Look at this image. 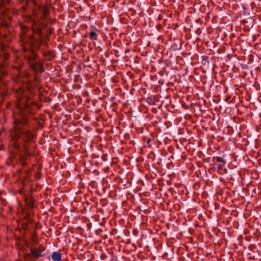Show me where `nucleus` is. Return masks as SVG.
<instances>
[{
  "label": "nucleus",
  "instance_id": "1",
  "mask_svg": "<svg viewBox=\"0 0 261 261\" xmlns=\"http://www.w3.org/2000/svg\"><path fill=\"white\" fill-rule=\"evenodd\" d=\"M14 90L17 100V111L13 114V130L11 132V135L14 140L21 139L23 141H31L33 135L26 129L25 126L28 122V115L32 113L33 107L36 103L24 94L21 88Z\"/></svg>",
  "mask_w": 261,
  "mask_h": 261
},
{
  "label": "nucleus",
  "instance_id": "2",
  "mask_svg": "<svg viewBox=\"0 0 261 261\" xmlns=\"http://www.w3.org/2000/svg\"><path fill=\"white\" fill-rule=\"evenodd\" d=\"M32 32L34 35H37L38 38H36V42L34 44V46L37 49H39L42 44L43 40L47 41L49 40L50 35L53 32L51 28L47 29L46 30V34H44V30L45 28V24L44 23H35L32 26Z\"/></svg>",
  "mask_w": 261,
  "mask_h": 261
},
{
  "label": "nucleus",
  "instance_id": "3",
  "mask_svg": "<svg viewBox=\"0 0 261 261\" xmlns=\"http://www.w3.org/2000/svg\"><path fill=\"white\" fill-rule=\"evenodd\" d=\"M11 3L12 0H0V36L5 38L7 37V35L6 32L3 34V32L7 30L8 32H10L11 28L10 23L6 20H4L3 17H6L7 7Z\"/></svg>",
  "mask_w": 261,
  "mask_h": 261
},
{
  "label": "nucleus",
  "instance_id": "4",
  "mask_svg": "<svg viewBox=\"0 0 261 261\" xmlns=\"http://www.w3.org/2000/svg\"><path fill=\"white\" fill-rule=\"evenodd\" d=\"M19 28L20 30L19 41L21 43V46L27 45L30 48L31 45H34L35 42H36V35H34V34L33 35H27L30 29L23 24H20Z\"/></svg>",
  "mask_w": 261,
  "mask_h": 261
},
{
  "label": "nucleus",
  "instance_id": "5",
  "mask_svg": "<svg viewBox=\"0 0 261 261\" xmlns=\"http://www.w3.org/2000/svg\"><path fill=\"white\" fill-rule=\"evenodd\" d=\"M21 50L24 53L23 57L27 60V62L30 65L34 62L38 58V55L36 53V50H38L33 45H31L29 48L28 45H22Z\"/></svg>",
  "mask_w": 261,
  "mask_h": 261
},
{
  "label": "nucleus",
  "instance_id": "6",
  "mask_svg": "<svg viewBox=\"0 0 261 261\" xmlns=\"http://www.w3.org/2000/svg\"><path fill=\"white\" fill-rule=\"evenodd\" d=\"M45 247L43 245L40 244L37 248H31L30 249V253L33 258H38L43 255L42 253L45 251Z\"/></svg>",
  "mask_w": 261,
  "mask_h": 261
},
{
  "label": "nucleus",
  "instance_id": "7",
  "mask_svg": "<svg viewBox=\"0 0 261 261\" xmlns=\"http://www.w3.org/2000/svg\"><path fill=\"white\" fill-rule=\"evenodd\" d=\"M8 47L0 41V58L6 61L9 59L10 54L7 52Z\"/></svg>",
  "mask_w": 261,
  "mask_h": 261
},
{
  "label": "nucleus",
  "instance_id": "8",
  "mask_svg": "<svg viewBox=\"0 0 261 261\" xmlns=\"http://www.w3.org/2000/svg\"><path fill=\"white\" fill-rule=\"evenodd\" d=\"M30 67L36 72L42 73L44 71L43 64L40 62L37 61L36 60L34 62L31 63L30 65Z\"/></svg>",
  "mask_w": 261,
  "mask_h": 261
},
{
  "label": "nucleus",
  "instance_id": "9",
  "mask_svg": "<svg viewBox=\"0 0 261 261\" xmlns=\"http://www.w3.org/2000/svg\"><path fill=\"white\" fill-rule=\"evenodd\" d=\"M38 11L41 15V17L43 20L47 18L48 16L49 15V11L46 6H39Z\"/></svg>",
  "mask_w": 261,
  "mask_h": 261
},
{
  "label": "nucleus",
  "instance_id": "10",
  "mask_svg": "<svg viewBox=\"0 0 261 261\" xmlns=\"http://www.w3.org/2000/svg\"><path fill=\"white\" fill-rule=\"evenodd\" d=\"M42 55L44 60L46 61H51L54 60L55 57V53L53 50H47L42 53Z\"/></svg>",
  "mask_w": 261,
  "mask_h": 261
},
{
  "label": "nucleus",
  "instance_id": "11",
  "mask_svg": "<svg viewBox=\"0 0 261 261\" xmlns=\"http://www.w3.org/2000/svg\"><path fill=\"white\" fill-rule=\"evenodd\" d=\"M8 92L6 88V85L0 77V95L3 97V98L7 96Z\"/></svg>",
  "mask_w": 261,
  "mask_h": 261
},
{
  "label": "nucleus",
  "instance_id": "12",
  "mask_svg": "<svg viewBox=\"0 0 261 261\" xmlns=\"http://www.w3.org/2000/svg\"><path fill=\"white\" fill-rule=\"evenodd\" d=\"M134 119L133 120V122L132 123V128H135L137 129V128L139 129L140 131H142V127H139L140 125V123L139 120L137 119V118L136 116L134 117Z\"/></svg>",
  "mask_w": 261,
  "mask_h": 261
},
{
  "label": "nucleus",
  "instance_id": "13",
  "mask_svg": "<svg viewBox=\"0 0 261 261\" xmlns=\"http://www.w3.org/2000/svg\"><path fill=\"white\" fill-rule=\"evenodd\" d=\"M51 256L54 261H61L62 260V255L59 252H53Z\"/></svg>",
  "mask_w": 261,
  "mask_h": 261
},
{
  "label": "nucleus",
  "instance_id": "14",
  "mask_svg": "<svg viewBox=\"0 0 261 261\" xmlns=\"http://www.w3.org/2000/svg\"><path fill=\"white\" fill-rule=\"evenodd\" d=\"M89 39L91 40H97V34L94 31H91L89 33Z\"/></svg>",
  "mask_w": 261,
  "mask_h": 261
},
{
  "label": "nucleus",
  "instance_id": "15",
  "mask_svg": "<svg viewBox=\"0 0 261 261\" xmlns=\"http://www.w3.org/2000/svg\"><path fill=\"white\" fill-rule=\"evenodd\" d=\"M5 67V64L3 63H0V72L3 75H6L7 74V73L4 70Z\"/></svg>",
  "mask_w": 261,
  "mask_h": 261
},
{
  "label": "nucleus",
  "instance_id": "16",
  "mask_svg": "<svg viewBox=\"0 0 261 261\" xmlns=\"http://www.w3.org/2000/svg\"><path fill=\"white\" fill-rule=\"evenodd\" d=\"M130 241V240L129 239H126V241L125 242L126 244V245L124 247V251L128 252V253H129V251L128 244L129 243Z\"/></svg>",
  "mask_w": 261,
  "mask_h": 261
},
{
  "label": "nucleus",
  "instance_id": "17",
  "mask_svg": "<svg viewBox=\"0 0 261 261\" xmlns=\"http://www.w3.org/2000/svg\"><path fill=\"white\" fill-rule=\"evenodd\" d=\"M216 159L217 162H223L224 165L226 164V161L224 160V159L222 157L218 156L216 157Z\"/></svg>",
  "mask_w": 261,
  "mask_h": 261
},
{
  "label": "nucleus",
  "instance_id": "18",
  "mask_svg": "<svg viewBox=\"0 0 261 261\" xmlns=\"http://www.w3.org/2000/svg\"><path fill=\"white\" fill-rule=\"evenodd\" d=\"M101 159L103 161H107L108 160V155L107 154H103L101 156Z\"/></svg>",
  "mask_w": 261,
  "mask_h": 261
},
{
  "label": "nucleus",
  "instance_id": "19",
  "mask_svg": "<svg viewBox=\"0 0 261 261\" xmlns=\"http://www.w3.org/2000/svg\"><path fill=\"white\" fill-rule=\"evenodd\" d=\"M139 234V230L137 229H135L134 230H133V234L135 236V237H137Z\"/></svg>",
  "mask_w": 261,
  "mask_h": 261
},
{
  "label": "nucleus",
  "instance_id": "20",
  "mask_svg": "<svg viewBox=\"0 0 261 261\" xmlns=\"http://www.w3.org/2000/svg\"><path fill=\"white\" fill-rule=\"evenodd\" d=\"M33 228L35 229V231L38 228V224L36 223H35L34 224Z\"/></svg>",
  "mask_w": 261,
  "mask_h": 261
},
{
  "label": "nucleus",
  "instance_id": "21",
  "mask_svg": "<svg viewBox=\"0 0 261 261\" xmlns=\"http://www.w3.org/2000/svg\"><path fill=\"white\" fill-rule=\"evenodd\" d=\"M12 67L15 68L17 71H19L20 70V68H21V67L20 66H12Z\"/></svg>",
  "mask_w": 261,
  "mask_h": 261
},
{
  "label": "nucleus",
  "instance_id": "22",
  "mask_svg": "<svg viewBox=\"0 0 261 261\" xmlns=\"http://www.w3.org/2000/svg\"><path fill=\"white\" fill-rule=\"evenodd\" d=\"M223 165H219L217 167V169L218 170H221L223 169Z\"/></svg>",
  "mask_w": 261,
  "mask_h": 261
},
{
  "label": "nucleus",
  "instance_id": "23",
  "mask_svg": "<svg viewBox=\"0 0 261 261\" xmlns=\"http://www.w3.org/2000/svg\"><path fill=\"white\" fill-rule=\"evenodd\" d=\"M28 204L30 207H33L34 205V203L33 201H30Z\"/></svg>",
  "mask_w": 261,
  "mask_h": 261
},
{
  "label": "nucleus",
  "instance_id": "24",
  "mask_svg": "<svg viewBox=\"0 0 261 261\" xmlns=\"http://www.w3.org/2000/svg\"><path fill=\"white\" fill-rule=\"evenodd\" d=\"M133 247H134V248L135 249H136L137 248V246L135 244H133V245L132 246V251L133 250Z\"/></svg>",
  "mask_w": 261,
  "mask_h": 261
},
{
  "label": "nucleus",
  "instance_id": "25",
  "mask_svg": "<svg viewBox=\"0 0 261 261\" xmlns=\"http://www.w3.org/2000/svg\"><path fill=\"white\" fill-rule=\"evenodd\" d=\"M32 235H33L34 237H36V236H37V234H36V232H35V231H34V232H33Z\"/></svg>",
  "mask_w": 261,
  "mask_h": 261
},
{
  "label": "nucleus",
  "instance_id": "26",
  "mask_svg": "<svg viewBox=\"0 0 261 261\" xmlns=\"http://www.w3.org/2000/svg\"><path fill=\"white\" fill-rule=\"evenodd\" d=\"M151 141V139H149L147 141V143L148 144L149 142H150Z\"/></svg>",
  "mask_w": 261,
  "mask_h": 261
},
{
  "label": "nucleus",
  "instance_id": "27",
  "mask_svg": "<svg viewBox=\"0 0 261 261\" xmlns=\"http://www.w3.org/2000/svg\"><path fill=\"white\" fill-rule=\"evenodd\" d=\"M131 143H132V144H135V142H134L133 141H132Z\"/></svg>",
  "mask_w": 261,
  "mask_h": 261
},
{
  "label": "nucleus",
  "instance_id": "28",
  "mask_svg": "<svg viewBox=\"0 0 261 261\" xmlns=\"http://www.w3.org/2000/svg\"><path fill=\"white\" fill-rule=\"evenodd\" d=\"M129 51V50L128 49H126L125 51V53H128Z\"/></svg>",
  "mask_w": 261,
  "mask_h": 261
},
{
  "label": "nucleus",
  "instance_id": "29",
  "mask_svg": "<svg viewBox=\"0 0 261 261\" xmlns=\"http://www.w3.org/2000/svg\"><path fill=\"white\" fill-rule=\"evenodd\" d=\"M8 19H9V21H10V20H11V18H10V17H8Z\"/></svg>",
  "mask_w": 261,
  "mask_h": 261
},
{
  "label": "nucleus",
  "instance_id": "30",
  "mask_svg": "<svg viewBox=\"0 0 261 261\" xmlns=\"http://www.w3.org/2000/svg\"><path fill=\"white\" fill-rule=\"evenodd\" d=\"M134 90V89H131V91H132V94H133V91Z\"/></svg>",
  "mask_w": 261,
  "mask_h": 261
},
{
  "label": "nucleus",
  "instance_id": "31",
  "mask_svg": "<svg viewBox=\"0 0 261 261\" xmlns=\"http://www.w3.org/2000/svg\"><path fill=\"white\" fill-rule=\"evenodd\" d=\"M44 44L46 46L47 45V43L45 42Z\"/></svg>",
  "mask_w": 261,
  "mask_h": 261
},
{
  "label": "nucleus",
  "instance_id": "32",
  "mask_svg": "<svg viewBox=\"0 0 261 261\" xmlns=\"http://www.w3.org/2000/svg\"><path fill=\"white\" fill-rule=\"evenodd\" d=\"M131 11H132V12L133 11V9H131ZM132 15H133V14L132 13Z\"/></svg>",
  "mask_w": 261,
  "mask_h": 261
},
{
  "label": "nucleus",
  "instance_id": "33",
  "mask_svg": "<svg viewBox=\"0 0 261 261\" xmlns=\"http://www.w3.org/2000/svg\"><path fill=\"white\" fill-rule=\"evenodd\" d=\"M132 3H133V0H131Z\"/></svg>",
  "mask_w": 261,
  "mask_h": 261
}]
</instances>
